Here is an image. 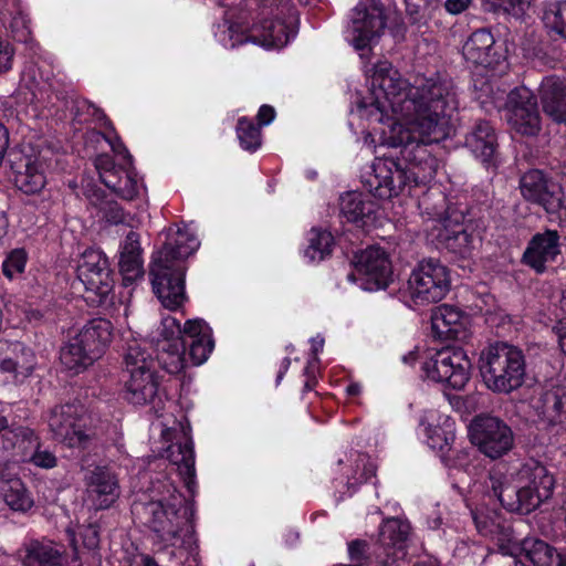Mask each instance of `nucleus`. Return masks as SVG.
Masks as SVG:
<instances>
[{"mask_svg": "<svg viewBox=\"0 0 566 566\" xmlns=\"http://www.w3.org/2000/svg\"><path fill=\"white\" fill-rule=\"evenodd\" d=\"M474 521H475V524H476V527L478 530L483 533V534H489V533H492L491 530H488L485 525H481V522L479 521L478 516L474 515Z\"/></svg>", "mask_w": 566, "mask_h": 566, "instance_id": "69168bd1", "label": "nucleus"}, {"mask_svg": "<svg viewBox=\"0 0 566 566\" xmlns=\"http://www.w3.org/2000/svg\"><path fill=\"white\" fill-rule=\"evenodd\" d=\"M143 250L139 242V234L129 231L120 244L119 271L125 284L133 283L144 275Z\"/></svg>", "mask_w": 566, "mask_h": 566, "instance_id": "c85d7f7f", "label": "nucleus"}, {"mask_svg": "<svg viewBox=\"0 0 566 566\" xmlns=\"http://www.w3.org/2000/svg\"><path fill=\"white\" fill-rule=\"evenodd\" d=\"M53 438L69 448H84L90 441L83 406L66 403L54 407L49 417Z\"/></svg>", "mask_w": 566, "mask_h": 566, "instance_id": "9b49d317", "label": "nucleus"}, {"mask_svg": "<svg viewBox=\"0 0 566 566\" xmlns=\"http://www.w3.org/2000/svg\"><path fill=\"white\" fill-rule=\"evenodd\" d=\"M407 11L410 15L418 14L423 8H426L428 0H405Z\"/></svg>", "mask_w": 566, "mask_h": 566, "instance_id": "13d9d810", "label": "nucleus"}, {"mask_svg": "<svg viewBox=\"0 0 566 566\" xmlns=\"http://www.w3.org/2000/svg\"><path fill=\"white\" fill-rule=\"evenodd\" d=\"M259 126L269 125L275 117V111L270 105H262L258 112Z\"/></svg>", "mask_w": 566, "mask_h": 566, "instance_id": "5fc2aeb1", "label": "nucleus"}, {"mask_svg": "<svg viewBox=\"0 0 566 566\" xmlns=\"http://www.w3.org/2000/svg\"><path fill=\"white\" fill-rule=\"evenodd\" d=\"M84 481L86 500L97 511L111 507L119 497L118 478L108 467H95L86 473Z\"/></svg>", "mask_w": 566, "mask_h": 566, "instance_id": "6ab92c4d", "label": "nucleus"}, {"mask_svg": "<svg viewBox=\"0 0 566 566\" xmlns=\"http://www.w3.org/2000/svg\"><path fill=\"white\" fill-rule=\"evenodd\" d=\"M82 536H83V543L87 548L93 549V548L97 547L98 532L95 527L87 526L86 528H84Z\"/></svg>", "mask_w": 566, "mask_h": 566, "instance_id": "603ef678", "label": "nucleus"}, {"mask_svg": "<svg viewBox=\"0 0 566 566\" xmlns=\"http://www.w3.org/2000/svg\"><path fill=\"white\" fill-rule=\"evenodd\" d=\"M471 1L472 0H447L444 7L451 14H459L469 8Z\"/></svg>", "mask_w": 566, "mask_h": 566, "instance_id": "864d4df0", "label": "nucleus"}, {"mask_svg": "<svg viewBox=\"0 0 566 566\" xmlns=\"http://www.w3.org/2000/svg\"><path fill=\"white\" fill-rule=\"evenodd\" d=\"M402 360H403L405 364L412 365L417 360V353L416 352H410L408 355H405L402 357Z\"/></svg>", "mask_w": 566, "mask_h": 566, "instance_id": "680f3d73", "label": "nucleus"}, {"mask_svg": "<svg viewBox=\"0 0 566 566\" xmlns=\"http://www.w3.org/2000/svg\"><path fill=\"white\" fill-rule=\"evenodd\" d=\"M505 117L516 133L535 136L541 130V116L532 91L525 86L512 90L505 104Z\"/></svg>", "mask_w": 566, "mask_h": 566, "instance_id": "ddd939ff", "label": "nucleus"}, {"mask_svg": "<svg viewBox=\"0 0 566 566\" xmlns=\"http://www.w3.org/2000/svg\"><path fill=\"white\" fill-rule=\"evenodd\" d=\"M176 431L171 428H166L163 430L161 436L166 441H170L172 438H176Z\"/></svg>", "mask_w": 566, "mask_h": 566, "instance_id": "052dcab7", "label": "nucleus"}, {"mask_svg": "<svg viewBox=\"0 0 566 566\" xmlns=\"http://www.w3.org/2000/svg\"><path fill=\"white\" fill-rule=\"evenodd\" d=\"M559 235L557 231H545L535 234L523 253L522 261L537 273L546 270V263L559 254Z\"/></svg>", "mask_w": 566, "mask_h": 566, "instance_id": "4be33fe9", "label": "nucleus"}, {"mask_svg": "<svg viewBox=\"0 0 566 566\" xmlns=\"http://www.w3.org/2000/svg\"><path fill=\"white\" fill-rule=\"evenodd\" d=\"M7 218L3 212H0V238L4 234L7 228Z\"/></svg>", "mask_w": 566, "mask_h": 566, "instance_id": "0e129e2a", "label": "nucleus"}, {"mask_svg": "<svg viewBox=\"0 0 566 566\" xmlns=\"http://www.w3.org/2000/svg\"><path fill=\"white\" fill-rule=\"evenodd\" d=\"M490 10L503 11L513 17H522L531 7L533 0H484Z\"/></svg>", "mask_w": 566, "mask_h": 566, "instance_id": "a18cd8bd", "label": "nucleus"}, {"mask_svg": "<svg viewBox=\"0 0 566 566\" xmlns=\"http://www.w3.org/2000/svg\"><path fill=\"white\" fill-rule=\"evenodd\" d=\"M366 544L361 541H354L348 545V553L353 560H359L365 552Z\"/></svg>", "mask_w": 566, "mask_h": 566, "instance_id": "6e6d98bb", "label": "nucleus"}, {"mask_svg": "<svg viewBox=\"0 0 566 566\" xmlns=\"http://www.w3.org/2000/svg\"><path fill=\"white\" fill-rule=\"evenodd\" d=\"M422 369L431 380L461 390L470 380L471 361L462 348L446 347L428 357Z\"/></svg>", "mask_w": 566, "mask_h": 566, "instance_id": "9d476101", "label": "nucleus"}, {"mask_svg": "<svg viewBox=\"0 0 566 566\" xmlns=\"http://www.w3.org/2000/svg\"><path fill=\"white\" fill-rule=\"evenodd\" d=\"M27 264V253L22 249L13 250L2 263V272L12 280L19 274L23 273Z\"/></svg>", "mask_w": 566, "mask_h": 566, "instance_id": "09e8293b", "label": "nucleus"}, {"mask_svg": "<svg viewBox=\"0 0 566 566\" xmlns=\"http://www.w3.org/2000/svg\"><path fill=\"white\" fill-rule=\"evenodd\" d=\"M185 349L186 342L184 339L158 342V364L169 374L177 375L181 373L186 367Z\"/></svg>", "mask_w": 566, "mask_h": 566, "instance_id": "f704fd0d", "label": "nucleus"}, {"mask_svg": "<svg viewBox=\"0 0 566 566\" xmlns=\"http://www.w3.org/2000/svg\"><path fill=\"white\" fill-rule=\"evenodd\" d=\"M464 146L482 164L492 165L496 155L497 137L486 120L476 122L465 136Z\"/></svg>", "mask_w": 566, "mask_h": 566, "instance_id": "5701e85b", "label": "nucleus"}, {"mask_svg": "<svg viewBox=\"0 0 566 566\" xmlns=\"http://www.w3.org/2000/svg\"><path fill=\"white\" fill-rule=\"evenodd\" d=\"M527 559L534 566H563L560 554L542 539H531L524 543Z\"/></svg>", "mask_w": 566, "mask_h": 566, "instance_id": "4c0bfd02", "label": "nucleus"}, {"mask_svg": "<svg viewBox=\"0 0 566 566\" xmlns=\"http://www.w3.org/2000/svg\"><path fill=\"white\" fill-rule=\"evenodd\" d=\"M6 503L14 511H28L33 505V500L24 484L18 478L1 488Z\"/></svg>", "mask_w": 566, "mask_h": 566, "instance_id": "ea45409f", "label": "nucleus"}, {"mask_svg": "<svg viewBox=\"0 0 566 566\" xmlns=\"http://www.w3.org/2000/svg\"><path fill=\"white\" fill-rule=\"evenodd\" d=\"M60 360L65 369L73 374H80L92 366L96 360L71 337L69 342L61 347Z\"/></svg>", "mask_w": 566, "mask_h": 566, "instance_id": "e433bc0d", "label": "nucleus"}, {"mask_svg": "<svg viewBox=\"0 0 566 566\" xmlns=\"http://www.w3.org/2000/svg\"><path fill=\"white\" fill-rule=\"evenodd\" d=\"M560 308L564 313H566V291L562 293V297L559 300Z\"/></svg>", "mask_w": 566, "mask_h": 566, "instance_id": "774afa93", "label": "nucleus"}, {"mask_svg": "<svg viewBox=\"0 0 566 566\" xmlns=\"http://www.w3.org/2000/svg\"><path fill=\"white\" fill-rule=\"evenodd\" d=\"M77 279L86 291L106 295L112 289V275L107 258L98 250H86L77 264Z\"/></svg>", "mask_w": 566, "mask_h": 566, "instance_id": "f3484780", "label": "nucleus"}, {"mask_svg": "<svg viewBox=\"0 0 566 566\" xmlns=\"http://www.w3.org/2000/svg\"><path fill=\"white\" fill-rule=\"evenodd\" d=\"M297 15L290 11L284 19H266L260 27L258 35L261 45L268 49H281L285 46L296 34Z\"/></svg>", "mask_w": 566, "mask_h": 566, "instance_id": "bb28decb", "label": "nucleus"}, {"mask_svg": "<svg viewBox=\"0 0 566 566\" xmlns=\"http://www.w3.org/2000/svg\"><path fill=\"white\" fill-rule=\"evenodd\" d=\"M32 348L19 340H0V371L10 376L15 384H22L36 367Z\"/></svg>", "mask_w": 566, "mask_h": 566, "instance_id": "dca6fc26", "label": "nucleus"}, {"mask_svg": "<svg viewBox=\"0 0 566 566\" xmlns=\"http://www.w3.org/2000/svg\"><path fill=\"white\" fill-rule=\"evenodd\" d=\"M158 489V499L147 503H135L133 513L167 545H176L181 532L189 524V510L184 495L166 481Z\"/></svg>", "mask_w": 566, "mask_h": 566, "instance_id": "20e7f679", "label": "nucleus"}, {"mask_svg": "<svg viewBox=\"0 0 566 566\" xmlns=\"http://www.w3.org/2000/svg\"><path fill=\"white\" fill-rule=\"evenodd\" d=\"M199 245L193 234L179 230L154 254L150 265L153 291L165 308L176 311L186 302L184 261Z\"/></svg>", "mask_w": 566, "mask_h": 566, "instance_id": "7ed1b4c3", "label": "nucleus"}, {"mask_svg": "<svg viewBox=\"0 0 566 566\" xmlns=\"http://www.w3.org/2000/svg\"><path fill=\"white\" fill-rule=\"evenodd\" d=\"M290 365H291L290 358L285 357L282 360V363H281V367H280V370H279L277 376H276V382L277 384L282 380L283 376L285 375V373L290 368Z\"/></svg>", "mask_w": 566, "mask_h": 566, "instance_id": "bf43d9fd", "label": "nucleus"}, {"mask_svg": "<svg viewBox=\"0 0 566 566\" xmlns=\"http://www.w3.org/2000/svg\"><path fill=\"white\" fill-rule=\"evenodd\" d=\"M555 333L558 339V345L560 347V350L566 355V321L560 322L555 327Z\"/></svg>", "mask_w": 566, "mask_h": 566, "instance_id": "4d7b16f0", "label": "nucleus"}, {"mask_svg": "<svg viewBox=\"0 0 566 566\" xmlns=\"http://www.w3.org/2000/svg\"><path fill=\"white\" fill-rule=\"evenodd\" d=\"M467 317L451 305H441L431 315V328L440 339H461L464 336Z\"/></svg>", "mask_w": 566, "mask_h": 566, "instance_id": "cd10ccee", "label": "nucleus"}, {"mask_svg": "<svg viewBox=\"0 0 566 566\" xmlns=\"http://www.w3.org/2000/svg\"><path fill=\"white\" fill-rule=\"evenodd\" d=\"M411 526L408 522L400 518H388L384 521L379 528L378 541L385 549H392V554H406Z\"/></svg>", "mask_w": 566, "mask_h": 566, "instance_id": "473e14b6", "label": "nucleus"}, {"mask_svg": "<svg viewBox=\"0 0 566 566\" xmlns=\"http://www.w3.org/2000/svg\"><path fill=\"white\" fill-rule=\"evenodd\" d=\"M355 270L367 291L386 289L391 281V262L386 251L378 247L367 248L357 254Z\"/></svg>", "mask_w": 566, "mask_h": 566, "instance_id": "4468645a", "label": "nucleus"}, {"mask_svg": "<svg viewBox=\"0 0 566 566\" xmlns=\"http://www.w3.org/2000/svg\"><path fill=\"white\" fill-rule=\"evenodd\" d=\"M537 409L547 424L566 428V387L557 386L544 391Z\"/></svg>", "mask_w": 566, "mask_h": 566, "instance_id": "7c9ffc66", "label": "nucleus"}, {"mask_svg": "<svg viewBox=\"0 0 566 566\" xmlns=\"http://www.w3.org/2000/svg\"><path fill=\"white\" fill-rule=\"evenodd\" d=\"M2 431H6V433H7L8 431H10V430H9V420H8V418H7V417H4V416H1V415H0V433H1Z\"/></svg>", "mask_w": 566, "mask_h": 566, "instance_id": "e2e57ef3", "label": "nucleus"}, {"mask_svg": "<svg viewBox=\"0 0 566 566\" xmlns=\"http://www.w3.org/2000/svg\"><path fill=\"white\" fill-rule=\"evenodd\" d=\"M94 165L101 181L115 195L125 200H133L138 195V181L130 165L116 166L108 154L98 155Z\"/></svg>", "mask_w": 566, "mask_h": 566, "instance_id": "2eb2a0df", "label": "nucleus"}, {"mask_svg": "<svg viewBox=\"0 0 566 566\" xmlns=\"http://www.w3.org/2000/svg\"><path fill=\"white\" fill-rule=\"evenodd\" d=\"M520 188L526 200L541 205L548 213L560 210L563 189L559 185L548 181L541 170L525 172L521 178Z\"/></svg>", "mask_w": 566, "mask_h": 566, "instance_id": "a211bd4d", "label": "nucleus"}, {"mask_svg": "<svg viewBox=\"0 0 566 566\" xmlns=\"http://www.w3.org/2000/svg\"><path fill=\"white\" fill-rule=\"evenodd\" d=\"M143 566H159L158 563L149 556L143 558Z\"/></svg>", "mask_w": 566, "mask_h": 566, "instance_id": "338daca9", "label": "nucleus"}, {"mask_svg": "<svg viewBox=\"0 0 566 566\" xmlns=\"http://www.w3.org/2000/svg\"><path fill=\"white\" fill-rule=\"evenodd\" d=\"M408 290L416 304L441 301L450 290V275L446 265L437 259H424L412 270Z\"/></svg>", "mask_w": 566, "mask_h": 566, "instance_id": "0eeeda50", "label": "nucleus"}, {"mask_svg": "<svg viewBox=\"0 0 566 566\" xmlns=\"http://www.w3.org/2000/svg\"><path fill=\"white\" fill-rule=\"evenodd\" d=\"M469 437L472 444L492 460L504 457L514 447V433L511 427L493 416L474 417L469 426Z\"/></svg>", "mask_w": 566, "mask_h": 566, "instance_id": "6e6552de", "label": "nucleus"}, {"mask_svg": "<svg viewBox=\"0 0 566 566\" xmlns=\"http://www.w3.org/2000/svg\"><path fill=\"white\" fill-rule=\"evenodd\" d=\"M543 111L556 122H566V86L557 77H545L539 87Z\"/></svg>", "mask_w": 566, "mask_h": 566, "instance_id": "c756f323", "label": "nucleus"}, {"mask_svg": "<svg viewBox=\"0 0 566 566\" xmlns=\"http://www.w3.org/2000/svg\"><path fill=\"white\" fill-rule=\"evenodd\" d=\"M13 181L18 189L28 195L41 191L45 184V164L36 156H20L12 163Z\"/></svg>", "mask_w": 566, "mask_h": 566, "instance_id": "412c9836", "label": "nucleus"}, {"mask_svg": "<svg viewBox=\"0 0 566 566\" xmlns=\"http://www.w3.org/2000/svg\"><path fill=\"white\" fill-rule=\"evenodd\" d=\"M462 55L468 62L484 67L492 66L500 59L494 36L486 29L476 30L467 39L462 46Z\"/></svg>", "mask_w": 566, "mask_h": 566, "instance_id": "393cba45", "label": "nucleus"}, {"mask_svg": "<svg viewBox=\"0 0 566 566\" xmlns=\"http://www.w3.org/2000/svg\"><path fill=\"white\" fill-rule=\"evenodd\" d=\"M334 238L329 231L313 228L308 237L305 256L311 261H322L332 252Z\"/></svg>", "mask_w": 566, "mask_h": 566, "instance_id": "58836bf2", "label": "nucleus"}, {"mask_svg": "<svg viewBox=\"0 0 566 566\" xmlns=\"http://www.w3.org/2000/svg\"><path fill=\"white\" fill-rule=\"evenodd\" d=\"M124 364L129 375L125 384L126 400L135 406L153 403L158 397L159 378L151 355L134 342L127 346Z\"/></svg>", "mask_w": 566, "mask_h": 566, "instance_id": "423d86ee", "label": "nucleus"}, {"mask_svg": "<svg viewBox=\"0 0 566 566\" xmlns=\"http://www.w3.org/2000/svg\"><path fill=\"white\" fill-rule=\"evenodd\" d=\"M112 323L105 318L87 322L73 337L95 360L105 353L112 339Z\"/></svg>", "mask_w": 566, "mask_h": 566, "instance_id": "b1692460", "label": "nucleus"}, {"mask_svg": "<svg viewBox=\"0 0 566 566\" xmlns=\"http://www.w3.org/2000/svg\"><path fill=\"white\" fill-rule=\"evenodd\" d=\"M2 448L4 450L20 449L21 455H25L27 450L35 448L31 454L30 461L43 469H52L56 465V457L48 451L39 449V439L34 431L28 427H18L14 431H8L2 436Z\"/></svg>", "mask_w": 566, "mask_h": 566, "instance_id": "aec40b11", "label": "nucleus"}, {"mask_svg": "<svg viewBox=\"0 0 566 566\" xmlns=\"http://www.w3.org/2000/svg\"><path fill=\"white\" fill-rule=\"evenodd\" d=\"M386 25L387 15L379 0H359L352 10L348 39L356 50L367 49L379 40Z\"/></svg>", "mask_w": 566, "mask_h": 566, "instance_id": "1a4fd4ad", "label": "nucleus"}, {"mask_svg": "<svg viewBox=\"0 0 566 566\" xmlns=\"http://www.w3.org/2000/svg\"><path fill=\"white\" fill-rule=\"evenodd\" d=\"M180 322L172 316H165L160 324L161 342H174L175 339H184L181 337Z\"/></svg>", "mask_w": 566, "mask_h": 566, "instance_id": "3c124183", "label": "nucleus"}, {"mask_svg": "<svg viewBox=\"0 0 566 566\" xmlns=\"http://www.w3.org/2000/svg\"><path fill=\"white\" fill-rule=\"evenodd\" d=\"M238 137L241 146L247 150H255L261 145V132L259 126L252 122L241 118L237 127Z\"/></svg>", "mask_w": 566, "mask_h": 566, "instance_id": "c03bdc74", "label": "nucleus"}, {"mask_svg": "<svg viewBox=\"0 0 566 566\" xmlns=\"http://www.w3.org/2000/svg\"><path fill=\"white\" fill-rule=\"evenodd\" d=\"M543 21L547 29L566 39V0L547 3Z\"/></svg>", "mask_w": 566, "mask_h": 566, "instance_id": "79ce46f5", "label": "nucleus"}, {"mask_svg": "<svg viewBox=\"0 0 566 566\" xmlns=\"http://www.w3.org/2000/svg\"><path fill=\"white\" fill-rule=\"evenodd\" d=\"M27 566H63V551L49 539L31 541L25 545Z\"/></svg>", "mask_w": 566, "mask_h": 566, "instance_id": "72a5a7b5", "label": "nucleus"}, {"mask_svg": "<svg viewBox=\"0 0 566 566\" xmlns=\"http://www.w3.org/2000/svg\"><path fill=\"white\" fill-rule=\"evenodd\" d=\"M479 369L486 388L496 394L518 389L526 376L523 352L505 342L490 344L481 352Z\"/></svg>", "mask_w": 566, "mask_h": 566, "instance_id": "39448f33", "label": "nucleus"}, {"mask_svg": "<svg viewBox=\"0 0 566 566\" xmlns=\"http://www.w3.org/2000/svg\"><path fill=\"white\" fill-rule=\"evenodd\" d=\"M424 427L427 443L431 449L441 452V459L447 465L450 463V452L453 451L455 442V423L448 416H439L434 421H421Z\"/></svg>", "mask_w": 566, "mask_h": 566, "instance_id": "a878e982", "label": "nucleus"}, {"mask_svg": "<svg viewBox=\"0 0 566 566\" xmlns=\"http://www.w3.org/2000/svg\"><path fill=\"white\" fill-rule=\"evenodd\" d=\"M166 457L177 467L180 476L189 486L195 476V453L190 437L182 432V437L166 449Z\"/></svg>", "mask_w": 566, "mask_h": 566, "instance_id": "2f4dec72", "label": "nucleus"}, {"mask_svg": "<svg viewBox=\"0 0 566 566\" xmlns=\"http://www.w3.org/2000/svg\"><path fill=\"white\" fill-rule=\"evenodd\" d=\"M92 205L96 206L102 213V217L112 224H119L125 221V213L122 207L112 200H105L98 193H93L90 197Z\"/></svg>", "mask_w": 566, "mask_h": 566, "instance_id": "37998d69", "label": "nucleus"}, {"mask_svg": "<svg viewBox=\"0 0 566 566\" xmlns=\"http://www.w3.org/2000/svg\"><path fill=\"white\" fill-rule=\"evenodd\" d=\"M187 345L189 346V356L192 364L198 366L208 359L214 347V342L212 335H203L202 338L192 339Z\"/></svg>", "mask_w": 566, "mask_h": 566, "instance_id": "49530a36", "label": "nucleus"}, {"mask_svg": "<svg viewBox=\"0 0 566 566\" xmlns=\"http://www.w3.org/2000/svg\"><path fill=\"white\" fill-rule=\"evenodd\" d=\"M371 91L377 119L382 122L389 111L396 119L389 126L387 144L401 148V158L415 180L429 182L436 176L438 160L428 146L446 140L453 130L451 116L458 99L452 82L417 76L410 83L384 61L374 67Z\"/></svg>", "mask_w": 566, "mask_h": 566, "instance_id": "f257e3e1", "label": "nucleus"}, {"mask_svg": "<svg viewBox=\"0 0 566 566\" xmlns=\"http://www.w3.org/2000/svg\"><path fill=\"white\" fill-rule=\"evenodd\" d=\"M374 211L375 203L364 200L361 193L347 192L340 197V212L349 222L365 224V219H370Z\"/></svg>", "mask_w": 566, "mask_h": 566, "instance_id": "c9c22d12", "label": "nucleus"}, {"mask_svg": "<svg viewBox=\"0 0 566 566\" xmlns=\"http://www.w3.org/2000/svg\"><path fill=\"white\" fill-rule=\"evenodd\" d=\"M95 114L98 116L99 119H102L104 122V126L109 128V130L113 134V135H108V136H106L105 134H101V136L108 143V145L111 146L112 150L117 156H120L123 158V161H124L123 164L132 165V157L128 154V150L126 149V147L123 144V142L120 140V138L116 135L115 129H114L111 120L99 109H97Z\"/></svg>", "mask_w": 566, "mask_h": 566, "instance_id": "de8ad7c7", "label": "nucleus"}, {"mask_svg": "<svg viewBox=\"0 0 566 566\" xmlns=\"http://www.w3.org/2000/svg\"><path fill=\"white\" fill-rule=\"evenodd\" d=\"M516 485L501 472L490 473L486 489L492 492L501 505L509 512L528 514L543 502L552 497L555 479L553 474L536 460H528L516 472Z\"/></svg>", "mask_w": 566, "mask_h": 566, "instance_id": "f03ea898", "label": "nucleus"}, {"mask_svg": "<svg viewBox=\"0 0 566 566\" xmlns=\"http://www.w3.org/2000/svg\"><path fill=\"white\" fill-rule=\"evenodd\" d=\"M373 171L368 184L374 196L380 199H389L398 196L406 188L424 185L422 181L415 180V174L394 158H376Z\"/></svg>", "mask_w": 566, "mask_h": 566, "instance_id": "f8f14e48", "label": "nucleus"}, {"mask_svg": "<svg viewBox=\"0 0 566 566\" xmlns=\"http://www.w3.org/2000/svg\"><path fill=\"white\" fill-rule=\"evenodd\" d=\"M203 335L210 336L211 329L203 319L195 318L188 319L181 328V337L187 343V338L198 339L202 338Z\"/></svg>", "mask_w": 566, "mask_h": 566, "instance_id": "8fccbe9b", "label": "nucleus"}, {"mask_svg": "<svg viewBox=\"0 0 566 566\" xmlns=\"http://www.w3.org/2000/svg\"><path fill=\"white\" fill-rule=\"evenodd\" d=\"M444 229L440 231L439 237L446 243V247L454 253L467 255L472 249V238L462 226L458 224L455 229L449 230L446 221Z\"/></svg>", "mask_w": 566, "mask_h": 566, "instance_id": "a19ab883", "label": "nucleus"}]
</instances>
